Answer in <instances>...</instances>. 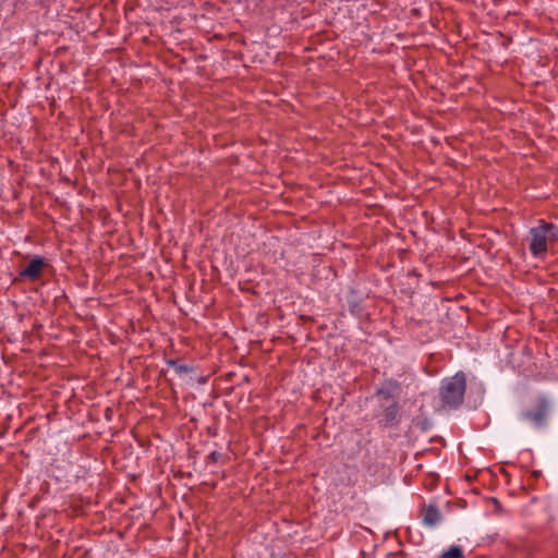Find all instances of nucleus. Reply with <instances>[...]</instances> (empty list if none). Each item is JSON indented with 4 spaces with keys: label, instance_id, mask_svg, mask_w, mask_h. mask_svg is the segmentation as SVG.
<instances>
[{
    "label": "nucleus",
    "instance_id": "obj_1",
    "mask_svg": "<svg viewBox=\"0 0 558 558\" xmlns=\"http://www.w3.org/2000/svg\"><path fill=\"white\" fill-rule=\"evenodd\" d=\"M558 241V227L542 220L530 229L529 248L532 256L543 258L547 251Z\"/></svg>",
    "mask_w": 558,
    "mask_h": 558
},
{
    "label": "nucleus",
    "instance_id": "obj_2",
    "mask_svg": "<svg viewBox=\"0 0 558 558\" xmlns=\"http://www.w3.org/2000/svg\"><path fill=\"white\" fill-rule=\"evenodd\" d=\"M466 378L464 373L458 372L441 383L440 397L445 407L458 408L464 399Z\"/></svg>",
    "mask_w": 558,
    "mask_h": 558
},
{
    "label": "nucleus",
    "instance_id": "obj_3",
    "mask_svg": "<svg viewBox=\"0 0 558 558\" xmlns=\"http://www.w3.org/2000/svg\"><path fill=\"white\" fill-rule=\"evenodd\" d=\"M44 267V259L39 256L33 258L29 264L21 271V276L28 279H36L39 277Z\"/></svg>",
    "mask_w": 558,
    "mask_h": 558
},
{
    "label": "nucleus",
    "instance_id": "obj_4",
    "mask_svg": "<svg viewBox=\"0 0 558 558\" xmlns=\"http://www.w3.org/2000/svg\"><path fill=\"white\" fill-rule=\"evenodd\" d=\"M545 414V409L541 408L537 409L536 411H525L522 413L521 417L525 422H529L535 426H539L544 422Z\"/></svg>",
    "mask_w": 558,
    "mask_h": 558
},
{
    "label": "nucleus",
    "instance_id": "obj_5",
    "mask_svg": "<svg viewBox=\"0 0 558 558\" xmlns=\"http://www.w3.org/2000/svg\"><path fill=\"white\" fill-rule=\"evenodd\" d=\"M440 520V514H439V511L437 510V508L435 507H428L426 510H425V513H424V522L429 525V526H434L435 524H437Z\"/></svg>",
    "mask_w": 558,
    "mask_h": 558
},
{
    "label": "nucleus",
    "instance_id": "obj_6",
    "mask_svg": "<svg viewBox=\"0 0 558 558\" xmlns=\"http://www.w3.org/2000/svg\"><path fill=\"white\" fill-rule=\"evenodd\" d=\"M398 414H399V411H398L397 404H392V405L386 408V410L384 412V416H385V420L387 423L396 422L398 418Z\"/></svg>",
    "mask_w": 558,
    "mask_h": 558
},
{
    "label": "nucleus",
    "instance_id": "obj_7",
    "mask_svg": "<svg viewBox=\"0 0 558 558\" xmlns=\"http://www.w3.org/2000/svg\"><path fill=\"white\" fill-rule=\"evenodd\" d=\"M440 558H463V553L459 546L453 545L448 550L442 551Z\"/></svg>",
    "mask_w": 558,
    "mask_h": 558
},
{
    "label": "nucleus",
    "instance_id": "obj_8",
    "mask_svg": "<svg viewBox=\"0 0 558 558\" xmlns=\"http://www.w3.org/2000/svg\"><path fill=\"white\" fill-rule=\"evenodd\" d=\"M220 456H221V454H220L219 452L214 451V452H211V453H210V459H211L213 461H217V460H218V458H219Z\"/></svg>",
    "mask_w": 558,
    "mask_h": 558
}]
</instances>
